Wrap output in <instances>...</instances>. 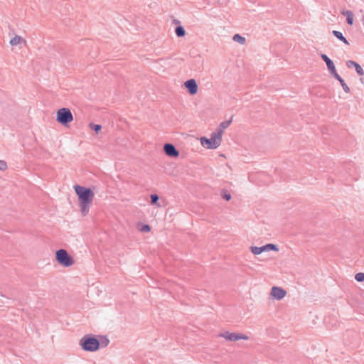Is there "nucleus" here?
Here are the masks:
<instances>
[{"mask_svg":"<svg viewBox=\"0 0 364 364\" xmlns=\"http://www.w3.org/2000/svg\"><path fill=\"white\" fill-rule=\"evenodd\" d=\"M73 188L78 198L80 212L85 216L92 203L95 193L90 188L80 185H75Z\"/></svg>","mask_w":364,"mask_h":364,"instance_id":"1","label":"nucleus"},{"mask_svg":"<svg viewBox=\"0 0 364 364\" xmlns=\"http://www.w3.org/2000/svg\"><path fill=\"white\" fill-rule=\"evenodd\" d=\"M223 130L220 129L211 134L210 138L203 136L200 139L201 145L209 149H215L219 147L222 141Z\"/></svg>","mask_w":364,"mask_h":364,"instance_id":"2","label":"nucleus"},{"mask_svg":"<svg viewBox=\"0 0 364 364\" xmlns=\"http://www.w3.org/2000/svg\"><path fill=\"white\" fill-rule=\"evenodd\" d=\"M73 119V115L69 108H60L56 112V121L65 127L69 126Z\"/></svg>","mask_w":364,"mask_h":364,"instance_id":"3","label":"nucleus"},{"mask_svg":"<svg viewBox=\"0 0 364 364\" xmlns=\"http://www.w3.org/2000/svg\"><path fill=\"white\" fill-rule=\"evenodd\" d=\"M55 259L59 264L65 267H70L75 264L73 257L64 249L55 252Z\"/></svg>","mask_w":364,"mask_h":364,"instance_id":"4","label":"nucleus"},{"mask_svg":"<svg viewBox=\"0 0 364 364\" xmlns=\"http://www.w3.org/2000/svg\"><path fill=\"white\" fill-rule=\"evenodd\" d=\"M218 336L230 342H235L240 340L247 341L250 338V337L247 334L237 332H230L228 331H224L220 332Z\"/></svg>","mask_w":364,"mask_h":364,"instance_id":"5","label":"nucleus"},{"mask_svg":"<svg viewBox=\"0 0 364 364\" xmlns=\"http://www.w3.org/2000/svg\"><path fill=\"white\" fill-rule=\"evenodd\" d=\"M80 345L85 350L95 351L99 348L100 343L95 338L84 337L80 341Z\"/></svg>","mask_w":364,"mask_h":364,"instance_id":"6","label":"nucleus"},{"mask_svg":"<svg viewBox=\"0 0 364 364\" xmlns=\"http://www.w3.org/2000/svg\"><path fill=\"white\" fill-rule=\"evenodd\" d=\"M250 250L252 254L258 255L262 253L263 252H267L271 250L278 251L279 249L277 248V245L274 244H267L262 247L252 246L250 247Z\"/></svg>","mask_w":364,"mask_h":364,"instance_id":"7","label":"nucleus"},{"mask_svg":"<svg viewBox=\"0 0 364 364\" xmlns=\"http://www.w3.org/2000/svg\"><path fill=\"white\" fill-rule=\"evenodd\" d=\"M270 295L272 298L280 300L285 297L287 291L279 287H273L271 289Z\"/></svg>","mask_w":364,"mask_h":364,"instance_id":"8","label":"nucleus"},{"mask_svg":"<svg viewBox=\"0 0 364 364\" xmlns=\"http://www.w3.org/2000/svg\"><path fill=\"white\" fill-rule=\"evenodd\" d=\"M165 154L172 158H177L179 156V151L171 144H165L164 146Z\"/></svg>","mask_w":364,"mask_h":364,"instance_id":"9","label":"nucleus"},{"mask_svg":"<svg viewBox=\"0 0 364 364\" xmlns=\"http://www.w3.org/2000/svg\"><path fill=\"white\" fill-rule=\"evenodd\" d=\"M184 86L191 95H196L198 92V85L194 79H190L184 82Z\"/></svg>","mask_w":364,"mask_h":364,"instance_id":"10","label":"nucleus"},{"mask_svg":"<svg viewBox=\"0 0 364 364\" xmlns=\"http://www.w3.org/2000/svg\"><path fill=\"white\" fill-rule=\"evenodd\" d=\"M9 43L11 46H21L26 44V41L21 36L16 35L10 39Z\"/></svg>","mask_w":364,"mask_h":364,"instance_id":"11","label":"nucleus"},{"mask_svg":"<svg viewBox=\"0 0 364 364\" xmlns=\"http://www.w3.org/2000/svg\"><path fill=\"white\" fill-rule=\"evenodd\" d=\"M321 58L326 63V65H327L328 70H330V72L331 73V74H333L334 75V73H337L334 63L326 55L322 54Z\"/></svg>","mask_w":364,"mask_h":364,"instance_id":"12","label":"nucleus"},{"mask_svg":"<svg viewBox=\"0 0 364 364\" xmlns=\"http://www.w3.org/2000/svg\"><path fill=\"white\" fill-rule=\"evenodd\" d=\"M342 14L346 16V21L349 25H353V13L350 11H342Z\"/></svg>","mask_w":364,"mask_h":364,"instance_id":"13","label":"nucleus"},{"mask_svg":"<svg viewBox=\"0 0 364 364\" xmlns=\"http://www.w3.org/2000/svg\"><path fill=\"white\" fill-rule=\"evenodd\" d=\"M137 228L141 232H149L151 231V227L147 224H138Z\"/></svg>","mask_w":364,"mask_h":364,"instance_id":"14","label":"nucleus"},{"mask_svg":"<svg viewBox=\"0 0 364 364\" xmlns=\"http://www.w3.org/2000/svg\"><path fill=\"white\" fill-rule=\"evenodd\" d=\"M350 64L355 67V69L356 70V72L359 75H363L364 74L363 68L357 63H355L354 61L350 60V61L348 62V65H349Z\"/></svg>","mask_w":364,"mask_h":364,"instance_id":"15","label":"nucleus"},{"mask_svg":"<svg viewBox=\"0 0 364 364\" xmlns=\"http://www.w3.org/2000/svg\"><path fill=\"white\" fill-rule=\"evenodd\" d=\"M341 84L343 90L348 92L349 91V87L348 85L345 83L344 80L340 77V75L338 73H334L333 75Z\"/></svg>","mask_w":364,"mask_h":364,"instance_id":"16","label":"nucleus"},{"mask_svg":"<svg viewBox=\"0 0 364 364\" xmlns=\"http://www.w3.org/2000/svg\"><path fill=\"white\" fill-rule=\"evenodd\" d=\"M333 35L338 38V39H340L341 41H342L344 43L348 45V41L346 40V38L343 36L342 33H341L340 31H333Z\"/></svg>","mask_w":364,"mask_h":364,"instance_id":"17","label":"nucleus"},{"mask_svg":"<svg viewBox=\"0 0 364 364\" xmlns=\"http://www.w3.org/2000/svg\"><path fill=\"white\" fill-rule=\"evenodd\" d=\"M233 41L235 42L239 43L241 45H244L246 42L245 38L242 37V36L239 34H235L233 38Z\"/></svg>","mask_w":364,"mask_h":364,"instance_id":"18","label":"nucleus"},{"mask_svg":"<svg viewBox=\"0 0 364 364\" xmlns=\"http://www.w3.org/2000/svg\"><path fill=\"white\" fill-rule=\"evenodd\" d=\"M89 127L90 129H93L96 134H98L102 129V126L100 124H95L93 123H90L89 124Z\"/></svg>","mask_w":364,"mask_h":364,"instance_id":"19","label":"nucleus"},{"mask_svg":"<svg viewBox=\"0 0 364 364\" xmlns=\"http://www.w3.org/2000/svg\"><path fill=\"white\" fill-rule=\"evenodd\" d=\"M185 30L182 26H178L176 28V34L178 37H182L185 36Z\"/></svg>","mask_w":364,"mask_h":364,"instance_id":"20","label":"nucleus"},{"mask_svg":"<svg viewBox=\"0 0 364 364\" xmlns=\"http://www.w3.org/2000/svg\"><path fill=\"white\" fill-rule=\"evenodd\" d=\"M355 279H356V281L360 282H364V273H363V272L357 273L355 275Z\"/></svg>","mask_w":364,"mask_h":364,"instance_id":"21","label":"nucleus"},{"mask_svg":"<svg viewBox=\"0 0 364 364\" xmlns=\"http://www.w3.org/2000/svg\"><path fill=\"white\" fill-rule=\"evenodd\" d=\"M7 169V164L5 161L0 159V170L5 171Z\"/></svg>","mask_w":364,"mask_h":364,"instance_id":"22","label":"nucleus"},{"mask_svg":"<svg viewBox=\"0 0 364 364\" xmlns=\"http://www.w3.org/2000/svg\"><path fill=\"white\" fill-rule=\"evenodd\" d=\"M159 200V197L156 194H151V203L152 204H156L157 201Z\"/></svg>","mask_w":364,"mask_h":364,"instance_id":"23","label":"nucleus"},{"mask_svg":"<svg viewBox=\"0 0 364 364\" xmlns=\"http://www.w3.org/2000/svg\"><path fill=\"white\" fill-rule=\"evenodd\" d=\"M223 198L226 200H230L231 199V195L229 193H225L223 195Z\"/></svg>","mask_w":364,"mask_h":364,"instance_id":"24","label":"nucleus"},{"mask_svg":"<svg viewBox=\"0 0 364 364\" xmlns=\"http://www.w3.org/2000/svg\"><path fill=\"white\" fill-rule=\"evenodd\" d=\"M230 124V122H224V123H222L221 124V126L223 127V129H225L226 127H228Z\"/></svg>","mask_w":364,"mask_h":364,"instance_id":"25","label":"nucleus"},{"mask_svg":"<svg viewBox=\"0 0 364 364\" xmlns=\"http://www.w3.org/2000/svg\"><path fill=\"white\" fill-rule=\"evenodd\" d=\"M363 21H364V12H363Z\"/></svg>","mask_w":364,"mask_h":364,"instance_id":"26","label":"nucleus"}]
</instances>
